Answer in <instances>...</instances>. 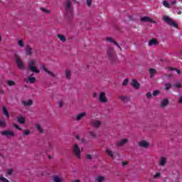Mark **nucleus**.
<instances>
[{"label": "nucleus", "instance_id": "1", "mask_svg": "<svg viewBox=\"0 0 182 182\" xmlns=\"http://www.w3.org/2000/svg\"><path fill=\"white\" fill-rule=\"evenodd\" d=\"M73 14L72 1H70V0H67L65 6V16L67 19H72V18H73Z\"/></svg>", "mask_w": 182, "mask_h": 182}, {"label": "nucleus", "instance_id": "38", "mask_svg": "<svg viewBox=\"0 0 182 182\" xmlns=\"http://www.w3.org/2000/svg\"><path fill=\"white\" fill-rule=\"evenodd\" d=\"M173 87H176V89H181L182 87V85L178 82L173 84Z\"/></svg>", "mask_w": 182, "mask_h": 182}, {"label": "nucleus", "instance_id": "45", "mask_svg": "<svg viewBox=\"0 0 182 182\" xmlns=\"http://www.w3.org/2000/svg\"><path fill=\"white\" fill-rule=\"evenodd\" d=\"M12 173H14L13 168H10V169L7 170V176H11L12 174Z\"/></svg>", "mask_w": 182, "mask_h": 182}, {"label": "nucleus", "instance_id": "26", "mask_svg": "<svg viewBox=\"0 0 182 182\" xmlns=\"http://www.w3.org/2000/svg\"><path fill=\"white\" fill-rule=\"evenodd\" d=\"M149 72L151 75L150 77H151V78L154 77V75H156V73H157V70L154 68H150Z\"/></svg>", "mask_w": 182, "mask_h": 182}, {"label": "nucleus", "instance_id": "49", "mask_svg": "<svg viewBox=\"0 0 182 182\" xmlns=\"http://www.w3.org/2000/svg\"><path fill=\"white\" fill-rule=\"evenodd\" d=\"M90 136H91L92 137H96V133H95L94 132H89Z\"/></svg>", "mask_w": 182, "mask_h": 182}, {"label": "nucleus", "instance_id": "14", "mask_svg": "<svg viewBox=\"0 0 182 182\" xmlns=\"http://www.w3.org/2000/svg\"><path fill=\"white\" fill-rule=\"evenodd\" d=\"M127 143H129V139H124L122 141H117L116 146H117V147H122L124 144H126Z\"/></svg>", "mask_w": 182, "mask_h": 182}, {"label": "nucleus", "instance_id": "15", "mask_svg": "<svg viewBox=\"0 0 182 182\" xmlns=\"http://www.w3.org/2000/svg\"><path fill=\"white\" fill-rule=\"evenodd\" d=\"M148 45L149 46H157V45H159V41H157L156 38H152L149 41Z\"/></svg>", "mask_w": 182, "mask_h": 182}, {"label": "nucleus", "instance_id": "48", "mask_svg": "<svg viewBox=\"0 0 182 182\" xmlns=\"http://www.w3.org/2000/svg\"><path fill=\"white\" fill-rule=\"evenodd\" d=\"M87 6H92V0H86Z\"/></svg>", "mask_w": 182, "mask_h": 182}, {"label": "nucleus", "instance_id": "53", "mask_svg": "<svg viewBox=\"0 0 182 182\" xmlns=\"http://www.w3.org/2000/svg\"><path fill=\"white\" fill-rule=\"evenodd\" d=\"M59 107H63V101H59L58 102Z\"/></svg>", "mask_w": 182, "mask_h": 182}, {"label": "nucleus", "instance_id": "29", "mask_svg": "<svg viewBox=\"0 0 182 182\" xmlns=\"http://www.w3.org/2000/svg\"><path fill=\"white\" fill-rule=\"evenodd\" d=\"M65 77L66 79L70 80V77H72V73L70 72V70H65Z\"/></svg>", "mask_w": 182, "mask_h": 182}, {"label": "nucleus", "instance_id": "22", "mask_svg": "<svg viewBox=\"0 0 182 182\" xmlns=\"http://www.w3.org/2000/svg\"><path fill=\"white\" fill-rule=\"evenodd\" d=\"M85 116H86V112H82V113L79 114L78 115H77L75 120H77V122H79V121L82 120V119L83 117H85Z\"/></svg>", "mask_w": 182, "mask_h": 182}, {"label": "nucleus", "instance_id": "44", "mask_svg": "<svg viewBox=\"0 0 182 182\" xmlns=\"http://www.w3.org/2000/svg\"><path fill=\"white\" fill-rule=\"evenodd\" d=\"M48 147V151H50V150H52L53 149V144H52V143L49 142Z\"/></svg>", "mask_w": 182, "mask_h": 182}, {"label": "nucleus", "instance_id": "51", "mask_svg": "<svg viewBox=\"0 0 182 182\" xmlns=\"http://www.w3.org/2000/svg\"><path fill=\"white\" fill-rule=\"evenodd\" d=\"M129 21H132L133 22L136 21V18L133 16H129Z\"/></svg>", "mask_w": 182, "mask_h": 182}, {"label": "nucleus", "instance_id": "33", "mask_svg": "<svg viewBox=\"0 0 182 182\" xmlns=\"http://www.w3.org/2000/svg\"><path fill=\"white\" fill-rule=\"evenodd\" d=\"M28 80L29 81V83H33L34 82H36V78L34 77H28Z\"/></svg>", "mask_w": 182, "mask_h": 182}, {"label": "nucleus", "instance_id": "7", "mask_svg": "<svg viewBox=\"0 0 182 182\" xmlns=\"http://www.w3.org/2000/svg\"><path fill=\"white\" fill-rule=\"evenodd\" d=\"M1 135L5 136L6 137H15V133L9 129L2 132Z\"/></svg>", "mask_w": 182, "mask_h": 182}, {"label": "nucleus", "instance_id": "62", "mask_svg": "<svg viewBox=\"0 0 182 182\" xmlns=\"http://www.w3.org/2000/svg\"><path fill=\"white\" fill-rule=\"evenodd\" d=\"M93 97H97V93L94 92L93 93Z\"/></svg>", "mask_w": 182, "mask_h": 182}, {"label": "nucleus", "instance_id": "52", "mask_svg": "<svg viewBox=\"0 0 182 182\" xmlns=\"http://www.w3.org/2000/svg\"><path fill=\"white\" fill-rule=\"evenodd\" d=\"M146 97H147V99H151V92H147L146 93Z\"/></svg>", "mask_w": 182, "mask_h": 182}, {"label": "nucleus", "instance_id": "27", "mask_svg": "<svg viewBox=\"0 0 182 182\" xmlns=\"http://www.w3.org/2000/svg\"><path fill=\"white\" fill-rule=\"evenodd\" d=\"M121 46H122L123 49H124V50H127V49H130V46H129V44H127V43L122 41L120 43Z\"/></svg>", "mask_w": 182, "mask_h": 182}, {"label": "nucleus", "instance_id": "18", "mask_svg": "<svg viewBox=\"0 0 182 182\" xmlns=\"http://www.w3.org/2000/svg\"><path fill=\"white\" fill-rule=\"evenodd\" d=\"M139 147H144L145 149H147V147H149V146H150V144H149V142H147V141H141L139 142Z\"/></svg>", "mask_w": 182, "mask_h": 182}, {"label": "nucleus", "instance_id": "34", "mask_svg": "<svg viewBox=\"0 0 182 182\" xmlns=\"http://www.w3.org/2000/svg\"><path fill=\"white\" fill-rule=\"evenodd\" d=\"M36 127L40 133H43V129H42L41 124H38Z\"/></svg>", "mask_w": 182, "mask_h": 182}, {"label": "nucleus", "instance_id": "28", "mask_svg": "<svg viewBox=\"0 0 182 182\" xmlns=\"http://www.w3.org/2000/svg\"><path fill=\"white\" fill-rule=\"evenodd\" d=\"M106 152L108 154V156H109V157H111V159H114V152H113V151H112L110 149H107Z\"/></svg>", "mask_w": 182, "mask_h": 182}, {"label": "nucleus", "instance_id": "3", "mask_svg": "<svg viewBox=\"0 0 182 182\" xmlns=\"http://www.w3.org/2000/svg\"><path fill=\"white\" fill-rule=\"evenodd\" d=\"M162 20L169 26H173V28H176V29H178V24L176 23L173 18H170V16H164Z\"/></svg>", "mask_w": 182, "mask_h": 182}, {"label": "nucleus", "instance_id": "21", "mask_svg": "<svg viewBox=\"0 0 182 182\" xmlns=\"http://www.w3.org/2000/svg\"><path fill=\"white\" fill-rule=\"evenodd\" d=\"M17 122L20 123V124H25V118L23 116L20 115L17 117Z\"/></svg>", "mask_w": 182, "mask_h": 182}, {"label": "nucleus", "instance_id": "20", "mask_svg": "<svg viewBox=\"0 0 182 182\" xmlns=\"http://www.w3.org/2000/svg\"><path fill=\"white\" fill-rule=\"evenodd\" d=\"M32 48L28 46L26 48V55H27V56H32Z\"/></svg>", "mask_w": 182, "mask_h": 182}, {"label": "nucleus", "instance_id": "9", "mask_svg": "<svg viewBox=\"0 0 182 182\" xmlns=\"http://www.w3.org/2000/svg\"><path fill=\"white\" fill-rule=\"evenodd\" d=\"M141 22H151V23H156V21L152 20L151 18L149 16H143L140 18Z\"/></svg>", "mask_w": 182, "mask_h": 182}, {"label": "nucleus", "instance_id": "32", "mask_svg": "<svg viewBox=\"0 0 182 182\" xmlns=\"http://www.w3.org/2000/svg\"><path fill=\"white\" fill-rule=\"evenodd\" d=\"M162 4L164 5V6H165L166 8H171V6L170 5V3H168V1H164L162 2Z\"/></svg>", "mask_w": 182, "mask_h": 182}, {"label": "nucleus", "instance_id": "4", "mask_svg": "<svg viewBox=\"0 0 182 182\" xmlns=\"http://www.w3.org/2000/svg\"><path fill=\"white\" fill-rule=\"evenodd\" d=\"M72 150H73V153L74 156H75V157H77V159H82L80 147H79V145H77V144H75L73 146Z\"/></svg>", "mask_w": 182, "mask_h": 182}, {"label": "nucleus", "instance_id": "46", "mask_svg": "<svg viewBox=\"0 0 182 182\" xmlns=\"http://www.w3.org/2000/svg\"><path fill=\"white\" fill-rule=\"evenodd\" d=\"M160 177H161V173H156L154 176V178H160Z\"/></svg>", "mask_w": 182, "mask_h": 182}, {"label": "nucleus", "instance_id": "39", "mask_svg": "<svg viewBox=\"0 0 182 182\" xmlns=\"http://www.w3.org/2000/svg\"><path fill=\"white\" fill-rule=\"evenodd\" d=\"M0 127H6V122L5 120L0 121Z\"/></svg>", "mask_w": 182, "mask_h": 182}, {"label": "nucleus", "instance_id": "43", "mask_svg": "<svg viewBox=\"0 0 182 182\" xmlns=\"http://www.w3.org/2000/svg\"><path fill=\"white\" fill-rule=\"evenodd\" d=\"M128 83H129V79L125 78L124 80V82H122V86H127Z\"/></svg>", "mask_w": 182, "mask_h": 182}, {"label": "nucleus", "instance_id": "5", "mask_svg": "<svg viewBox=\"0 0 182 182\" xmlns=\"http://www.w3.org/2000/svg\"><path fill=\"white\" fill-rule=\"evenodd\" d=\"M35 65H36L35 61L31 60L28 63V70H30V72H33V73H37V74L41 73V70H39L38 69V67H36Z\"/></svg>", "mask_w": 182, "mask_h": 182}, {"label": "nucleus", "instance_id": "23", "mask_svg": "<svg viewBox=\"0 0 182 182\" xmlns=\"http://www.w3.org/2000/svg\"><path fill=\"white\" fill-rule=\"evenodd\" d=\"M2 112H3V114L6 116L7 119H9V112H8V109H6V107H2Z\"/></svg>", "mask_w": 182, "mask_h": 182}, {"label": "nucleus", "instance_id": "63", "mask_svg": "<svg viewBox=\"0 0 182 182\" xmlns=\"http://www.w3.org/2000/svg\"><path fill=\"white\" fill-rule=\"evenodd\" d=\"M71 182H80V181L79 179H77V180H73Z\"/></svg>", "mask_w": 182, "mask_h": 182}, {"label": "nucleus", "instance_id": "64", "mask_svg": "<svg viewBox=\"0 0 182 182\" xmlns=\"http://www.w3.org/2000/svg\"><path fill=\"white\" fill-rule=\"evenodd\" d=\"M34 75H35V74L32 73L30 77H33Z\"/></svg>", "mask_w": 182, "mask_h": 182}, {"label": "nucleus", "instance_id": "56", "mask_svg": "<svg viewBox=\"0 0 182 182\" xmlns=\"http://www.w3.org/2000/svg\"><path fill=\"white\" fill-rule=\"evenodd\" d=\"M86 159H87V160H92V155L87 154V155L86 156Z\"/></svg>", "mask_w": 182, "mask_h": 182}, {"label": "nucleus", "instance_id": "58", "mask_svg": "<svg viewBox=\"0 0 182 182\" xmlns=\"http://www.w3.org/2000/svg\"><path fill=\"white\" fill-rule=\"evenodd\" d=\"M168 70H176V68L174 67H168Z\"/></svg>", "mask_w": 182, "mask_h": 182}, {"label": "nucleus", "instance_id": "59", "mask_svg": "<svg viewBox=\"0 0 182 182\" xmlns=\"http://www.w3.org/2000/svg\"><path fill=\"white\" fill-rule=\"evenodd\" d=\"M176 4H177V1L176 0H174L173 1H172L171 3V5H176Z\"/></svg>", "mask_w": 182, "mask_h": 182}, {"label": "nucleus", "instance_id": "50", "mask_svg": "<svg viewBox=\"0 0 182 182\" xmlns=\"http://www.w3.org/2000/svg\"><path fill=\"white\" fill-rule=\"evenodd\" d=\"M178 103H179V105H182V95L179 96V98L178 100Z\"/></svg>", "mask_w": 182, "mask_h": 182}, {"label": "nucleus", "instance_id": "17", "mask_svg": "<svg viewBox=\"0 0 182 182\" xmlns=\"http://www.w3.org/2000/svg\"><path fill=\"white\" fill-rule=\"evenodd\" d=\"M170 103V101H168V99L164 98L161 102L160 107H166V106Z\"/></svg>", "mask_w": 182, "mask_h": 182}, {"label": "nucleus", "instance_id": "30", "mask_svg": "<svg viewBox=\"0 0 182 182\" xmlns=\"http://www.w3.org/2000/svg\"><path fill=\"white\" fill-rule=\"evenodd\" d=\"M53 180L54 182H62V178L59 177V176L55 175L53 177Z\"/></svg>", "mask_w": 182, "mask_h": 182}, {"label": "nucleus", "instance_id": "37", "mask_svg": "<svg viewBox=\"0 0 182 182\" xmlns=\"http://www.w3.org/2000/svg\"><path fill=\"white\" fill-rule=\"evenodd\" d=\"M18 46L20 48H23L25 46V43H23L22 39L18 40Z\"/></svg>", "mask_w": 182, "mask_h": 182}, {"label": "nucleus", "instance_id": "31", "mask_svg": "<svg viewBox=\"0 0 182 182\" xmlns=\"http://www.w3.org/2000/svg\"><path fill=\"white\" fill-rule=\"evenodd\" d=\"M57 38H60L61 42H66V37H65L63 35L58 34Z\"/></svg>", "mask_w": 182, "mask_h": 182}, {"label": "nucleus", "instance_id": "40", "mask_svg": "<svg viewBox=\"0 0 182 182\" xmlns=\"http://www.w3.org/2000/svg\"><path fill=\"white\" fill-rule=\"evenodd\" d=\"M159 94L160 90H154L153 91L152 95L154 96V97H156V96H159Z\"/></svg>", "mask_w": 182, "mask_h": 182}, {"label": "nucleus", "instance_id": "36", "mask_svg": "<svg viewBox=\"0 0 182 182\" xmlns=\"http://www.w3.org/2000/svg\"><path fill=\"white\" fill-rule=\"evenodd\" d=\"M171 89V84L166 82L165 83V90H170Z\"/></svg>", "mask_w": 182, "mask_h": 182}, {"label": "nucleus", "instance_id": "11", "mask_svg": "<svg viewBox=\"0 0 182 182\" xmlns=\"http://www.w3.org/2000/svg\"><path fill=\"white\" fill-rule=\"evenodd\" d=\"M131 86H132V87H134V89H136V90H139V89H140V83H139L135 79L132 80Z\"/></svg>", "mask_w": 182, "mask_h": 182}, {"label": "nucleus", "instance_id": "8", "mask_svg": "<svg viewBox=\"0 0 182 182\" xmlns=\"http://www.w3.org/2000/svg\"><path fill=\"white\" fill-rule=\"evenodd\" d=\"M99 101L101 103H107V98H106V93L105 92H102L99 96Z\"/></svg>", "mask_w": 182, "mask_h": 182}, {"label": "nucleus", "instance_id": "61", "mask_svg": "<svg viewBox=\"0 0 182 182\" xmlns=\"http://www.w3.org/2000/svg\"><path fill=\"white\" fill-rule=\"evenodd\" d=\"M75 139H77V140H80V136L79 135H76Z\"/></svg>", "mask_w": 182, "mask_h": 182}, {"label": "nucleus", "instance_id": "25", "mask_svg": "<svg viewBox=\"0 0 182 182\" xmlns=\"http://www.w3.org/2000/svg\"><path fill=\"white\" fill-rule=\"evenodd\" d=\"M23 105L26 107L32 106L33 105V101H32V100H28V101H23Z\"/></svg>", "mask_w": 182, "mask_h": 182}, {"label": "nucleus", "instance_id": "19", "mask_svg": "<svg viewBox=\"0 0 182 182\" xmlns=\"http://www.w3.org/2000/svg\"><path fill=\"white\" fill-rule=\"evenodd\" d=\"M167 164V159L166 157H161L160 161H159V166L161 167H164L166 164Z\"/></svg>", "mask_w": 182, "mask_h": 182}, {"label": "nucleus", "instance_id": "10", "mask_svg": "<svg viewBox=\"0 0 182 182\" xmlns=\"http://www.w3.org/2000/svg\"><path fill=\"white\" fill-rule=\"evenodd\" d=\"M106 41H107V42H111V43H113L114 45H115V46L119 48V49H120L121 51L123 50V49H122V47H120V45H119V43L117 42H116L114 40H113L112 38V37H107Z\"/></svg>", "mask_w": 182, "mask_h": 182}, {"label": "nucleus", "instance_id": "35", "mask_svg": "<svg viewBox=\"0 0 182 182\" xmlns=\"http://www.w3.org/2000/svg\"><path fill=\"white\" fill-rule=\"evenodd\" d=\"M7 85H8V86L11 87V86H15V85H16V83L14 80H9V81H7Z\"/></svg>", "mask_w": 182, "mask_h": 182}, {"label": "nucleus", "instance_id": "55", "mask_svg": "<svg viewBox=\"0 0 182 182\" xmlns=\"http://www.w3.org/2000/svg\"><path fill=\"white\" fill-rule=\"evenodd\" d=\"M127 164H129V163H127V161H122V167H124V166H127Z\"/></svg>", "mask_w": 182, "mask_h": 182}, {"label": "nucleus", "instance_id": "12", "mask_svg": "<svg viewBox=\"0 0 182 182\" xmlns=\"http://www.w3.org/2000/svg\"><path fill=\"white\" fill-rule=\"evenodd\" d=\"M41 68L46 73H48V75H50L52 77H54V79H56V75L52 73L50 70H48L47 68L45 65H41Z\"/></svg>", "mask_w": 182, "mask_h": 182}, {"label": "nucleus", "instance_id": "41", "mask_svg": "<svg viewBox=\"0 0 182 182\" xmlns=\"http://www.w3.org/2000/svg\"><path fill=\"white\" fill-rule=\"evenodd\" d=\"M41 11L44 12V14H50V10H48L46 8H41Z\"/></svg>", "mask_w": 182, "mask_h": 182}, {"label": "nucleus", "instance_id": "60", "mask_svg": "<svg viewBox=\"0 0 182 182\" xmlns=\"http://www.w3.org/2000/svg\"><path fill=\"white\" fill-rule=\"evenodd\" d=\"M172 76H173V74L166 75V77H168V78L171 77Z\"/></svg>", "mask_w": 182, "mask_h": 182}, {"label": "nucleus", "instance_id": "54", "mask_svg": "<svg viewBox=\"0 0 182 182\" xmlns=\"http://www.w3.org/2000/svg\"><path fill=\"white\" fill-rule=\"evenodd\" d=\"M81 143H82L83 144H87V141H86V139H82Z\"/></svg>", "mask_w": 182, "mask_h": 182}, {"label": "nucleus", "instance_id": "57", "mask_svg": "<svg viewBox=\"0 0 182 182\" xmlns=\"http://www.w3.org/2000/svg\"><path fill=\"white\" fill-rule=\"evenodd\" d=\"M176 72L177 73L178 75H181V71L177 68H176Z\"/></svg>", "mask_w": 182, "mask_h": 182}, {"label": "nucleus", "instance_id": "24", "mask_svg": "<svg viewBox=\"0 0 182 182\" xmlns=\"http://www.w3.org/2000/svg\"><path fill=\"white\" fill-rule=\"evenodd\" d=\"M106 181V178L103 176H98L95 178V182H103Z\"/></svg>", "mask_w": 182, "mask_h": 182}, {"label": "nucleus", "instance_id": "6", "mask_svg": "<svg viewBox=\"0 0 182 182\" xmlns=\"http://www.w3.org/2000/svg\"><path fill=\"white\" fill-rule=\"evenodd\" d=\"M14 59L18 68H20L21 70H24L25 66L22 63V60L21 59V57L18 54H14Z\"/></svg>", "mask_w": 182, "mask_h": 182}, {"label": "nucleus", "instance_id": "42", "mask_svg": "<svg viewBox=\"0 0 182 182\" xmlns=\"http://www.w3.org/2000/svg\"><path fill=\"white\" fill-rule=\"evenodd\" d=\"M29 134H31V130H29V129H26V130L23 133V136H29Z\"/></svg>", "mask_w": 182, "mask_h": 182}, {"label": "nucleus", "instance_id": "16", "mask_svg": "<svg viewBox=\"0 0 182 182\" xmlns=\"http://www.w3.org/2000/svg\"><path fill=\"white\" fill-rule=\"evenodd\" d=\"M119 99L122 100V102H123V103H129V102H130V97L129 96H119Z\"/></svg>", "mask_w": 182, "mask_h": 182}, {"label": "nucleus", "instance_id": "47", "mask_svg": "<svg viewBox=\"0 0 182 182\" xmlns=\"http://www.w3.org/2000/svg\"><path fill=\"white\" fill-rule=\"evenodd\" d=\"M13 127H15V129H17V130H22V128H21L19 125L16 124H13Z\"/></svg>", "mask_w": 182, "mask_h": 182}, {"label": "nucleus", "instance_id": "2", "mask_svg": "<svg viewBox=\"0 0 182 182\" xmlns=\"http://www.w3.org/2000/svg\"><path fill=\"white\" fill-rule=\"evenodd\" d=\"M107 56L108 58V60L111 62V63H116L117 62V55L116 54V51H114V48L112 47H108L107 49Z\"/></svg>", "mask_w": 182, "mask_h": 182}, {"label": "nucleus", "instance_id": "13", "mask_svg": "<svg viewBox=\"0 0 182 182\" xmlns=\"http://www.w3.org/2000/svg\"><path fill=\"white\" fill-rule=\"evenodd\" d=\"M90 124L92 127H95V129H99V127H100V126H102V122H100L99 120L92 121L90 122Z\"/></svg>", "mask_w": 182, "mask_h": 182}]
</instances>
